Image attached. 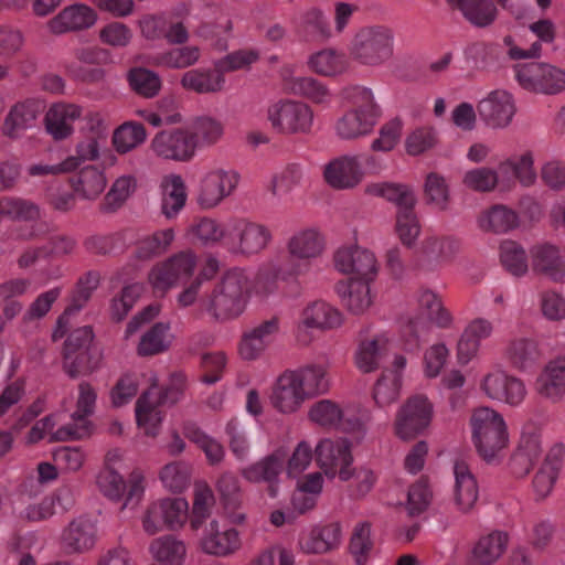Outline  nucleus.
<instances>
[{
  "mask_svg": "<svg viewBox=\"0 0 565 565\" xmlns=\"http://www.w3.org/2000/svg\"><path fill=\"white\" fill-rule=\"evenodd\" d=\"M250 289L246 271L231 269L210 294L201 298V307L216 321L234 320L245 311Z\"/></svg>",
  "mask_w": 565,
  "mask_h": 565,
  "instance_id": "nucleus-1",
  "label": "nucleus"
},
{
  "mask_svg": "<svg viewBox=\"0 0 565 565\" xmlns=\"http://www.w3.org/2000/svg\"><path fill=\"white\" fill-rule=\"evenodd\" d=\"M342 97L351 107L337 119V136L343 140H353L370 135L381 117V109L374 100L373 92L355 85L344 88Z\"/></svg>",
  "mask_w": 565,
  "mask_h": 565,
  "instance_id": "nucleus-2",
  "label": "nucleus"
},
{
  "mask_svg": "<svg viewBox=\"0 0 565 565\" xmlns=\"http://www.w3.org/2000/svg\"><path fill=\"white\" fill-rule=\"evenodd\" d=\"M470 425L472 440L480 457L487 462L498 460L509 444V433L503 416L493 408L479 407L473 411Z\"/></svg>",
  "mask_w": 565,
  "mask_h": 565,
  "instance_id": "nucleus-3",
  "label": "nucleus"
},
{
  "mask_svg": "<svg viewBox=\"0 0 565 565\" xmlns=\"http://www.w3.org/2000/svg\"><path fill=\"white\" fill-rule=\"evenodd\" d=\"M184 376L181 373L172 374L170 383L164 388L152 384L137 401L136 419L139 427L149 436L158 434L163 418V407L177 403L182 396Z\"/></svg>",
  "mask_w": 565,
  "mask_h": 565,
  "instance_id": "nucleus-4",
  "label": "nucleus"
},
{
  "mask_svg": "<svg viewBox=\"0 0 565 565\" xmlns=\"http://www.w3.org/2000/svg\"><path fill=\"white\" fill-rule=\"evenodd\" d=\"M324 249L326 239L319 230L307 227L292 233L286 242L287 257L284 260L289 266V274L299 278L308 275Z\"/></svg>",
  "mask_w": 565,
  "mask_h": 565,
  "instance_id": "nucleus-5",
  "label": "nucleus"
},
{
  "mask_svg": "<svg viewBox=\"0 0 565 565\" xmlns=\"http://www.w3.org/2000/svg\"><path fill=\"white\" fill-rule=\"evenodd\" d=\"M267 120L278 134L307 135L312 130L315 113L303 102L284 98L268 106Z\"/></svg>",
  "mask_w": 565,
  "mask_h": 565,
  "instance_id": "nucleus-6",
  "label": "nucleus"
},
{
  "mask_svg": "<svg viewBox=\"0 0 565 565\" xmlns=\"http://www.w3.org/2000/svg\"><path fill=\"white\" fill-rule=\"evenodd\" d=\"M115 457V454H107L105 467L102 469L97 478V484L99 490L109 500L120 501L125 498L121 509L135 507L143 495L145 477L140 471L135 470L130 473L128 483H126L124 478L113 466Z\"/></svg>",
  "mask_w": 565,
  "mask_h": 565,
  "instance_id": "nucleus-7",
  "label": "nucleus"
},
{
  "mask_svg": "<svg viewBox=\"0 0 565 565\" xmlns=\"http://www.w3.org/2000/svg\"><path fill=\"white\" fill-rule=\"evenodd\" d=\"M394 36L392 31L383 25L366 26L354 36L351 54L363 65L377 66L393 55Z\"/></svg>",
  "mask_w": 565,
  "mask_h": 565,
  "instance_id": "nucleus-8",
  "label": "nucleus"
},
{
  "mask_svg": "<svg viewBox=\"0 0 565 565\" xmlns=\"http://www.w3.org/2000/svg\"><path fill=\"white\" fill-rule=\"evenodd\" d=\"M309 417L322 427H334L344 433L352 434L356 439L362 438L371 419L366 409L356 412L342 411L335 403L322 399L313 404Z\"/></svg>",
  "mask_w": 565,
  "mask_h": 565,
  "instance_id": "nucleus-9",
  "label": "nucleus"
},
{
  "mask_svg": "<svg viewBox=\"0 0 565 565\" xmlns=\"http://www.w3.org/2000/svg\"><path fill=\"white\" fill-rule=\"evenodd\" d=\"M342 322V313L337 308L322 300L312 301L302 309L297 322V344L308 347L315 340V330H332L339 328Z\"/></svg>",
  "mask_w": 565,
  "mask_h": 565,
  "instance_id": "nucleus-10",
  "label": "nucleus"
},
{
  "mask_svg": "<svg viewBox=\"0 0 565 565\" xmlns=\"http://www.w3.org/2000/svg\"><path fill=\"white\" fill-rule=\"evenodd\" d=\"M375 170V158L361 153L341 156L331 160L323 171L324 179L334 189H352L363 179L365 170Z\"/></svg>",
  "mask_w": 565,
  "mask_h": 565,
  "instance_id": "nucleus-11",
  "label": "nucleus"
},
{
  "mask_svg": "<svg viewBox=\"0 0 565 565\" xmlns=\"http://www.w3.org/2000/svg\"><path fill=\"white\" fill-rule=\"evenodd\" d=\"M189 516V503L183 498H166L151 503L142 519L148 534H156L167 526L171 531L182 529Z\"/></svg>",
  "mask_w": 565,
  "mask_h": 565,
  "instance_id": "nucleus-12",
  "label": "nucleus"
},
{
  "mask_svg": "<svg viewBox=\"0 0 565 565\" xmlns=\"http://www.w3.org/2000/svg\"><path fill=\"white\" fill-rule=\"evenodd\" d=\"M196 266V258L191 252H180L164 262L156 264L148 275L153 292L164 296L180 280L190 277Z\"/></svg>",
  "mask_w": 565,
  "mask_h": 565,
  "instance_id": "nucleus-13",
  "label": "nucleus"
},
{
  "mask_svg": "<svg viewBox=\"0 0 565 565\" xmlns=\"http://www.w3.org/2000/svg\"><path fill=\"white\" fill-rule=\"evenodd\" d=\"M239 174L232 169L213 168L205 172L198 185L196 203L201 209L217 206L237 188Z\"/></svg>",
  "mask_w": 565,
  "mask_h": 565,
  "instance_id": "nucleus-14",
  "label": "nucleus"
},
{
  "mask_svg": "<svg viewBox=\"0 0 565 565\" xmlns=\"http://www.w3.org/2000/svg\"><path fill=\"white\" fill-rule=\"evenodd\" d=\"M316 461L329 478L339 476L342 481L352 477L351 447L347 439H322L315 450Z\"/></svg>",
  "mask_w": 565,
  "mask_h": 565,
  "instance_id": "nucleus-15",
  "label": "nucleus"
},
{
  "mask_svg": "<svg viewBox=\"0 0 565 565\" xmlns=\"http://www.w3.org/2000/svg\"><path fill=\"white\" fill-rule=\"evenodd\" d=\"M270 241L271 232L265 225L238 220L233 223L225 246L235 254L255 255L265 249Z\"/></svg>",
  "mask_w": 565,
  "mask_h": 565,
  "instance_id": "nucleus-16",
  "label": "nucleus"
},
{
  "mask_svg": "<svg viewBox=\"0 0 565 565\" xmlns=\"http://www.w3.org/2000/svg\"><path fill=\"white\" fill-rule=\"evenodd\" d=\"M481 390L490 399L505 403L512 407L520 406L527 394L521 379L501 369L492 370L483 376Z\"/></svg>",
  "mask_w": 565,
  "mask_h": 565,
  "instance_id": "nucleus-17",
  "label": "nucleus"
},
{
  "mask_svg": "<svg viewBox=\"0 0 565 565\" xmlns=\"http://www.w3.org/2000/svg\"><path fill=\"white\" fill-rule=\"evenodd\" d=\"M335 268L354 280H374L379 264L375 255L363 247L350 245L339 248L334 253Z\"/></svg>",
  "mask_w": 565,
  "mask_h": 565,
  "instance_id": "nucleus-18",
  "label": "nucleus"
},
{
  "mask_svg": "<svg viewBox=\"0 0 565 565\" xmlns=\"http://www.w3.org/2000/svg\"><path fill=\"white\" fill-rule=\"evenodd\" d=\"M152 151L160 158L189 162L194 156V143L186 127L163 129L151 140Z\"/></svg>",
  "mask_w": 565,
  "mask_h": 565,
  "instance_id": "nucleus-19",
  "label": "nucleus"
},
{
  "mask_svg": "<svg viewBox=\"0 0 565 565\" xmlns=\"http://www.w3.org/2000/svg\"><path fill=\"white\" fill-rule=\"evenodd\" d=\"M0 211L12 221H22L31 223L29 226L21 227L18 232V238L30 241L40 237L45 233V224L40 223V207L32 201L15 198L3 196L0 199Z\"/></svg>",
  "mask_w": 565,
  "mask_h": 565,
  "instance_id": "nucleus-20",
  "label": "nucleus"
},
{
  "mask_svg": "<svg viewBox=\"0 0 565 565\" xmlns=\"http://www.w3.org/2000/svg\"><path fill=\"white\" fill-rule=\"evenodd\" d=\"M280 332V318L271 316L244 331L242 334L238 353L245 361H255L276 340Z\"/></svg>",
  "mask_w": 565,
  "mask_h": 565,
  "instance_id": "nucleus-21",
  "label": "nucleus"
},
{
  "mask_svg": "<svg viewBox=\"0 0 565 565\" xmlns=\"http://www.w3.org/2000/svg\"><path fill=\"white\" fill-rule=\"evenodd\" d=\"M199 546L207 555L228 557L241 550V533L235 527L221 526L216 520H212L203 529Z\"/></svg>",
  "mask_w": 565,
  "mask_h": 565,
  "instance_id": "nucleus-22",
  "label": "nucleus"
},
{
  "mask_svg": "<svg viewBox=\"0 0 565 565\" xmlns=\"http://www.w3.org/2000/svg\"><path fill=\"white\" fill-rule=\"evenodd\" d=\"M433 406L427 397L415 395L399 409L396 418V434L407 439L424 430L430 424Z\"/></svg>",
  "mask_w": 565,
  "mask_h": 565,
  "instance_id": "nucleus-23",
  "label": "nucleus"
},
{
  "mask_svg": "<svg viewBox=\"0 0 565 565\" xmlns=\"http://www.w3.org/2000/svg\"><path fill=\"white\" fill-rule=\"evenodd\" d=\"M94 334L90 327L85 326L73 330L64 344V369L71 377L92 369L89 347Z\"/></svg>",
  "mask_w": 565,
  "mask_h": 565,
  "instance_id": "nucleus-24",
  "label": "nucleus"
},
{
  "mask_svg": "<svg viewBox=\"0 0 565 565\" xmlns=\"http://www.w3.org/2000/svg\"><path fill=\"white\" fill-rule=\"evenodd\" d=\"M100 275L96 270H90L79 277L72 296L70 303L64 312L58 317L56 328L53 331L52 338L54 341L62 339L70 328V319L76 315L88 302L93 291L98 287Z\"/></svg>",
  "mask_w": 565,
  "mask_h": 565,
  "instance_id": "nucleus-25",
  "label": "nucleus"
},
{
  "mask_svg": "<svg viewBox=\"0 0 565 565\" xmlns=\"http://www.w3.org/2000/svg\"><path fill=\"white\" fill-rule=\"evenodd\" d=\"M96 523L87 515L73 519L63 530L61 546L66 554L84 553L96 543Z\"/></svg>",
  "mask_w": 565,
  "mask_h": 565,
  "instance_id": "nucleus-26",
  "label": "nucleus"
},
{
  "mask_svg": "<svg viewBox=\"0 0 565 565\" xmlns=\"http://www.w3.org/2000/svg\"><path fill=\"white\" fill-rule=\"evenodd\" d=\"M478 111L488 126L504 128L512 121L516 108L510 93L497 89L478 104Z\"/></svg>",
  "mask_w": 565,
  "mask_h": 565,
  "instance_id": "nucleus-27",
  "label": "nucleus"
},
{
  "mask_svg": "<svg viewBox=\"0 0 565 565\" xmlns=\"http://www.w3.org/2000/svg\"><path fill=\"white\" fill-rule=\"evenodd\" d=\"M287 452L278 449L264 459L244 468L242 476L249 482L268 484V493L271 498L277 495V480L285 469Z\"/></svg>",
  "mask_w": 565,
  "mask_h": 565,
  "instance_id": "nucleus-28",
  "label": "nucleus"
},
{
  "mask_svg": "<svg viewBox=\"0 0 565 565\" xmlns=\"http://www.w3.org/2000/svg\"><path fill=\"white\" fill-rule=\"evenodd\" d=\"M45 105L39 98H26L15 103L6 116L2 131L9 138H18L23 131L35 125L38 116Z\"/></svg>",
  "mask_w": 565,
  "mask_h": 565,
  "instance_id": "nucleus-29",
  "label": "nucleus"
},
{
  "mask_svg": "<svg viewBox=\"0 0 565 565\" xmlns=\"http://www.w3.org/2000/svg\"><path fill=\"white\" fill-rule=\"evenodd\" d=\"M342 537V526L339 522L326 525H315L301 532L299 547L306 554H323L335 548Z\"/></svg>",
  "mask_w": 565,
  "mask_h": 565,
  "instance_id": "nucleus-30",
  "label": "nucleus"
},
{
  "mask_svg": "<svg viewBox=\"0 0 565 565\" xmlns=\"http://www.w3.org/2000/svg\"><path fill=\"white\" fill-rule=\"evenodd\" d=\"M82 116V107L72 103H54L45 115V129L54 140H64L74 134V122Z\"/></svg>",
  "mask_w": 565,
  "mask_h": 565,
  "instance_id": "nucleus-31",
  "label": "nucleus"
},
{
  "mask_svg": "<svg viewBox=\"0 0 565 565\" xmlns=\"http://www.w3.org/2000/svg\"><path fill=\"white\" fill-rule=\"evenodd\" d=\"M459 248V241L451 236L427 237L422 244L419 266L427 270H434L449 263L458 253Z\"/></svg>",
  "mask_w": 565,
  "mask_h": 565,
  "instance_id": "nucleus-32",
  "label": "nucleus"
},
{
  "mask_svg": "<svg viewBox=\"0 0 565 565\" xmlns=\"http://www.w3.org/2000/svg\"><path fill=\"white\" fill-rule=\"evenodd\" d=\"M306 399L291 371L284 372L277 379L270 395L271 405L284 414L296 412Z\"/></svg>",
  "mask_w": 565,
  "mask_h": 565,
  "instance_id": "nucleus-33",
  "label": "nucleus"
},
{
  "mask_svg": "<svg viewBox=\"0 0 565 565\" xmlns=\"http://www.w3.org/2000/svg\"><path fill=\"white\" fill-rule=\"evenodd\" d=\"M97 19L96 12L86 4H72L64 8L57 15L47 23L50 31L54 34L83 30L90 28Z\"/></svg>",
  "mask_w": 565,
  "mask_h": 565,
  "instance_id": "nucleus-34",
  "label": "nucleus"
},
{
  "mask_svg": "<svg viewBox=\"0 0 565 565\" xmlns=\"http://www.w3.org/2000/svg\"><path fill=\"white\" fill-rule=\"evenodd\" d=\"M406 366V359L403 355H396L391 369H385L377 380L373 398L380 407L394 403L399 395L402 385V372Z\"/></svg>",
  "mask_w": 565,
  "mask_h": 565,
  "instance_id": "nucleus-35",
  "label": "nucleus"
},
{
  "mask_svg": "<svg viewBox=\"0 0 565 565\" xmlns=\"http://www.w3.org/2000/svg\"><path fill=\"white\" fill-rule=\"evenodd\" d=\"M455 488L454 495L458 509L470 511L478 499V484L469 466L465 460L458 459L454 465Z\"/></svg>",
  "mask_w": 565,
  "mask_h": 565,
  "instance_id": "nucleus-36",
  "label": "nucleus"
},
{
  "mask_svg": "<svg viewBox=\"0 0 565 565\" xmlns=\"http://www.w3.org/2000/svg\"><path fill=\"white\" fill-rule=\"evenodd\" d=\"M493 331L492 323L483 318L472 320L463 330L457 345L458 360L467 364L477 354L482 340L488 339Z\"/></svg>",
  "mask_w": 565,
  "mask_h": 565,
  "instance_id": "nucleus-37",
  "label": "nucleus"
},
{
  "mask_svg": "<svg viewBox=\"0 0 565 565\" xmlns=\"http://www.w3.org/2000/svg\"><path fill=\"white\" fill-rule=\"evenodd\" d=\"M289 266L282 260L270 259L263 264L255 276L254 289L257 294H271L276 290L278 281L297 284L299 277L290 273Z\"/></svg>",
  "mask_w": 565,
  "mask_h": 565,
  "instance_id": "nucleus-38",
  "label": "nucleus"
},
{
  "mask_svg": "<svg viewBox=\"0 0 565 565\" xmlns=\"http://www.w3.org/2000/svg\"><path fill=\"white\" fill-rule=\"evenodd\" d=\"M508 545V534L502 531H493L481 536L475 544L467 565H492L504 553Z\"/></svg>",
  "mask_w": 565,
  "mask_h": 565,
  "instance_id": "nucleus-39",
  "label": "nucleus"
},
{
  "mask_svg": "<svg viewBox=\"0 0 565 565\" xmlns=\"http://www.w3.org/2000/svg\"><path fill=\"white\" fill-rule=\"evenodd\" d=\"M534 270L547 276L555 282H565V260L557 247L543 244L532 249Z\"/></svg>",
  "mask_w": 565,
  "mask_h": 565,
  "instance_id": "nucleus-40",
  "label": "nucleus"
},
{
  "mask_svg": "<svg viewBox=\"0 0 565 565\" xmlns=\"http://www.w3.org/2000/svg\"><path fill=\"white\" fill-rule=\"evenodd\" d=\"M149 552L161 565H183L188 548L183 540L173 534H166L151 541Z\"/></svg>",
  "mask_w": 565,
  "mask_h": 565,
  "instance_id": "nucleus-41",
  "label": "nucleus"
},
{
  "mask_svg": "<svg viewBox=\"0 0 565 565\" xmlns=\"http://www.w3.org/2000/svg\"><path fill=\"white\" fill-rule=\"evenodd\" d=\"M509 363L519 371H530L541 361V350L536 341L529 338H514L505 349Z\"/></svg>",
  "mask_w": 565,
  "mask_h": 565,
  "instance_id": "nucleus-42",
  "label": "nucleus"
},
{
  "mask_svg": "<svg viewBox=\"0 0 565 565\" xmlns=\"http://www.w3.org/2000/svg\"><path fill=\"white\" fill-rule=\"evenodd\" d=\"M181 86L198 94L217 93L223 89L225 77L216 68H193L186 71L181 77Z\"/></svg>",
  "mask_w": 565,
  "mask_h": 565,
  "instance_id": "nucleus-43",
  "label": "nucleus"
},
{
  "mask_svg": "<svg viewBox=\"0 0 565 565\" xmlns=\"http://www.w3.org/2000/svg\"><path fill=\"white\" fill-rule=\"evenodd\" d=\"M371 281L372 280L349 279L348 281H341L337 285V291L351 313L361 315L371 307Z\"/></svg>",
  "mask_w": 565,
  "mask_h": 565,
  "instance_id": "nucleus-44",
  "label": "nucleus"
},
{
  "mask_svg": "<svg viewBox=\"0 0 565 565\" xmlns=\"http://www.w3.org/2000/svg\"><path fill=\"white\" fill-rule=\"evenodd\" d=\"M536 391L550 399L557 401L565 393V358L550 362L536 380Z\"/></svg>",
  "mask_w": 565,
  "mask_h": 565,
  "instance_id": "nucleus-45",
  "label": "nucleus"
},
{
  "mask_svg": "<svg viewBox=\"0 0 565 565\" xmlns=\"http://www.w3.org/2000/svg\"><path fill=\"white\" fill-rule=\"evenodd\" d=\"M201 57V50L196 45H180L157 53L149 58V63L157 67L183 70L193 66Z\"/></svg>",
  "mask_w": 565,
  "mask_h": 565,
  "instance_id": "nucleus-46",
  "label": "nucleus"
},
{
  "mask_svg": "<svg viewBox=\"0 0 565 565\" xmlns=\"http://www.w3.org/2000/svg\"><path fill=\"white\" fill-rule=\"evenodd\" d=\"M72 190L82 199L94 200L105 190L106 177L94 166L82 168L70 178Z\"/></svg>",
  "mask_w": 565,
  "mask_h": 565,
  "instance_id": "nucleus-47",
  "label": "nucleus"
},
{
  "mask_svg": "<svg viewBox=\"0 0 565 565\" xmlns=\"http://www.w3.org/2000/svg\"><path fill=\"white\" fill-rule=\"evenodd\" d=\"M185 184L180 175H170L162 183L161 213L166 218H174L186 202Z\"/></svg>",
  "mask_w": 565,
  "mask_h": 565,
  "instance_id": "nucleus-48",
  "label": "nucleus"
},
{
  "mask_svg": "<svg viewBox=\"0 0 565 565\" xmlns=\"http://www.w3.org/2000/svg\"><path fill=\"white\" fill-rule=\"evenodd\" d=\"M291 373H294L307 399L323 394L329 388L327 369L322 364H308L291 371Z\"/></svg>",
  "mask_w": 565,
  "mask_h": 565,
  "instance_id": "nucleus-49",
  "label": "nucleus"
},
{
  "mask_svg": "<svg viewBox=\"0 0 565 565\" xmlns=\"http://www.w3.org/2000/svg\"><path fill=\"white\" fill-rule=\"evenodd\" d=\"M478 222L483 231L507 233L518 226L519 215L514 210L503 204H495L483 211Z\"/></svg>",
  "mask_w": 565,
  "mask_h": 565,
  "instance_id": "nucleus-50",
  "label": "nucleus"
},
{
  "mask_svg": "<svg viewBox=\"0 0 565 565\" xmlns=\"http://www.w3.org/2000/svg\"><path fill=\"white\" fill-rule=\"evenodd\" d=\"M449 6L461 11L475 25L486 26L495 18V7L491 0H447Z\"/></svg>",
  "mask_w": 565,
  "mask_h": 565,
  "instance_id": "nucleus-51",
  "label": "nucleus"
},
{
  "mask_svg": "<svg viewBox=\"0 0 565 565\" xmlns=\"http://www.w3.org/2000/svg\"><path fill=\"white\" fill-rule=\"evenodd\" d=\"M286 88L310 102L319 105H327L331 100L328 87L313 77H292L285 79Z\"/></svg>",
  "mask_w": 565,
  "mask_h": 565,
  "instance_id": "nucleus-52",
  "label": "nucleus"
},
{
  "mask_svg": "<svg viewBox=\"0 0 565 565\" xmlns=\"http://www.w3.org/2000/svg\"><path fill=\"white\" fill-rule=\"evenodd\" d=\"M194 143V151L215 145L223 135V125L211 117H199L186 127Z\"/></svg>",
  "mask_w": 565,
  "mask_h": 565,
  "instance_id": "nucleus-53",
  "label": "nucleus"
},
{
  "mask_svg": "<svg viewBox=\"0 0 565 565\" xmlns=\"http://www.w3.org/2000/svg\"><path fill=\"white\" fill-rule=\"evenodd\" d=\"M386 353L387 339L384 335L364 340L360 343L356 352V365L364 373L372 372L380 365Z\"/></svg>",
  "mask_w": 565,
  "mask_h": 565,
  "instance_id": "nucleus-54",
  "label": "nucleus"
},
{
  "mask_svg": "<svg viewBox=\"0 0 565 565\" xmlns=\"http://www.w3.org/2000/svg\"><path fill=\"white\" fill-rule=\"evenodd\" d=\"M550 71V64L530 62L523 64H516L514 66V78L519 85L529 92L542 94V89H546L548 86L543 85L542 78ZM548 75H551L548 73Z\"/></svg>",
  "mask_w": 565,
  "mask_h": 565,
  "instance_id": "nucleus-55",
  "label": "nucleus"
},
{
  "mask_svg": "<svg viewBox=\"0 0 565 565\" xmlns=\"http://www.w3.org/2000/svg\"><path fill=\"white\" fill-rule=\"evenodd\" d=\"M417 302L422 312L437 327L448 328L451 324L452 317L450 312L434 291L429 289L419 290Z\"/></svg>",
  "mask_w": 565,
  "mask_h": 565,
  "instance_id": "nucleus-56",
  "label": "nucleus"
},
{
  "mask_svg": "<svg viewBox=\"0 0 565 565\" xmlns=\"http://www.w3.org/2000/svg\"><path fill=\"white\" fill-rule=\"evenodd\" d=\"M189 237L202 245H214L224 238V243L228 237L226 230L216 220L210 217H201L195 220L189 231Z\"/></svg>",
  "mask_w": 565,
  "mask_h": 565,
  "instance_id": "nucleus-57",
  "label": "nucleus"
},
{
  "mask_svg": "<svg viewBox=\"0 0 565 565\" xmlns=\"http://www.w3.org/2000/svg\"><path fill=\"white\" fill-rule=\"evenodd\" d=\"M127 79L131 89L145 98H153L162 87L160 76L156 72L141 66L129 70Z\"/></svg>",
  "mask_w": 565,
  "mask_h": 565,
  "instance_id": "nucleus-58",
  "label": "nucleus"
},
{
  "mask_svg": "<svg viewBox=\"0 0 565 565\" xmlns=\"http://www.w3.org/2000/svg\"><path fill=\"white\" fill-rule=\"evenodd\" d=\"M369 192L393 202L397 212L415 207L416 198L413 190L405 184L377 183L369 188Z\"/></svg>",
  "mask_w": 565,
  "mask_h": 565,
  "instance_id": "nucleus-59",
  "label": "nucleus"
},
{
  "mask_svg": "<svg viewBox=\"0 0 565 565\" xmlns=\"http://www.w3.org/2000/svg\"><path fill=\"white\" fill-rule=\"evenodd\" d=\"M215 498L212 489L206 483H196L194 488L193 507L190 516V526L198 531L210 518Z\"/></svg>",
  "mask_w": 565,
  "mask_h": 565,
  "instance_id": "nucleus-60",
  "label": "nucleus"
},
{
  "mask_svg": "<svg viewBox=\"0 0 565 565\" xmlns=\"http://www.w3.org/2000/svg\"><path fill=\"white\" fill-rule=\"evenodd\" d=\"M184 435L205 454L210 465H216L223 460L225 450L222 444L215 438L206 435L195 424L185 425Z\"/></svg>",
  "mask_w": 565,
  "mask_h": 565,
  "instance_id": "nucleus-61",
  "label": "nucleus"
},
{
  "mask_svg": "<svg viewBox=\"0 0 565 565\" xmlns=\"http://www.w3.org/2000/svg\"><path fill=\"white\" fill-rule=\"evenodd\" d=\"M173 239L174 232L172 228L157 231L152 235L146 236L138 242L136 256L141 260L157 257L167 252Z\"/></svg>",
  "mask_w": 565,
  "mask_h": 565,
  "instance_id": "nucleus-62",
  "label": "nucleus"
},
{
  "mask_svg": "<svg viewBox=\"0 0 565 565\" xmlns=\"http://www.w3.org/2000/svg\"><path fill=\"white\" fill-rule=\"evenodd\" d=\"M146 136V129L142 124L127 121L114 131L113 145L117 152L127 153L142 143Z\"/></svg>",
  "mask_w": 565,
  "mask_h": 565,
  "instance_id": "nucleus-63",
  "label": "nucleus"
},
{
  "mask_svg": "<svg viewBox=\"0 0 565 565\" xmlns=\"http://www.w3.org/2000/svg\"><path fill=\"white\" fill-rule=\"evenodd\" d=\"M308 64L310 70L322 76H334L345 70L343 54L331 49L321 50L312 54Z\"/></svg>",
  "mask_w": 565,
  "mask_h": 565,
  "instance_id": "nucleus-64",
  "label": "nucleus"
}]
</instances>
